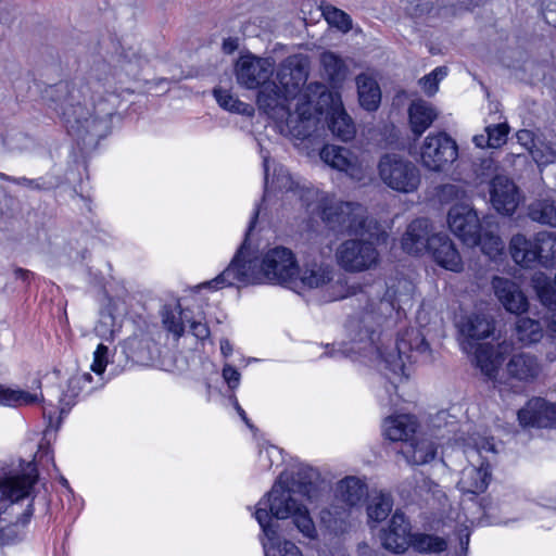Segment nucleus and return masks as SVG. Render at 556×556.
I'll return each instance as SVG.
<instances>
[{"label":"nucleus","instance_id":"f257e3e1","mask_svg":"<svg viewBox=\"0 0 556 556\" xmlns=\"http://www.w3.org/2000/svg\"><path fill=\"white\" fill-rule=\"evenodd\" d=\"M311 62L305 54L289 55L275 71L271 58L253 54L241 55L235 65L239 85L247 89L260 88L256 104L276 125L279 131L304 135L314 119L301 111L305 94H302L309 74Z\"/></svg>","mask_w":556,"mask_h":556},{"label":"nucleus","instance_id":"f03ea898","mask_svg":"<svg viewBox=\"0 0 556 556\" xmlns=\"http://www.w3.org/2000/svg\"><path fill=\"white\" fill-rule=\"evenodd\" d=\"M415 287L407 279H399L395 285L388 288L386 299L370 302L357 319L350 323L349 343H342L339 349L331 348L330 356L358 355L371 363H383L400 379L409 376L407 363L417 361L421 356L430 359L429 344L419 329L409 328L397 338L390 352L384 354V342L380 337V328L394 311V303L407 304L413 296Z\"/></svg>","mask_w":556,"mask_h":556},{"label":"nucleus","instance_id":"7ed1b4c3","mask_svg":"<svg viewBox=\"0 0 556 556\" xmlns=\"http://www.w3.org/2000/svg\"><path fill=\"white\" fill-rule=\"evenodd\" d=\"M266 192L279 190L288 200L298 199L311 212H317L331 226L342 230L362 233L369 232L366 228V210L359 204L341 202L328 193L305 187L294 180L289 170L282 166L275 169L271 181L268 180L267 162L265 161Z\"/></svg>","mask_w":556,"mask_h":556},{"label":"nucleus","instance_id":"20e7f679","mask_svg":"<svg viewBox=\"0 0 556 556\" xmlns=\"http://www.w3.org/2000/svg\"><path fill=\"white\" fill-rule=\"evenodd\" d=\"M296 274L299 266L291 250L275 247L265 252L260 261L248 260L243 243L230 265L207 285L219 289L235 285L273 283L292 289Z\"/></svg>","mask_w":556,"mask_h":556},{"label":"nucleus","instance_id":"39448f33","mask_svg":"<svg viewBox=\"0 0 556 556\" xmlns=\"http://www.w3.org/2000/svg\"><path fill=\"white\" fill-rule=\"evenodd\" d=\"M255 518L260 523L264 538L261 539L265 556H270L278 541L276 519L292 518L298 530L307 539H315L317 531L307 508L298 503L290 489L277 482L271 490L257 503Z\"/></svg>","mask_w":556,"mask_h":556},{"label":"nucleus","instance_id":"423d86ee","mask_svg":"<svg viewBox=\"0 0 556 556\" xmlns=\"http://www.w3.org/2000/svg\"><path fill=\"white\" fill-rule=\"evenodd\" d=\"M302 94L306 97L302 101L301 111H304L305 115L313 117L312 128L304 135L298 136L288 131H279L281 135L300 140L312 136L318 128L320 116L326 112L329 119V129L337 138L342 141H349L355 137V125L345 112L341 97L337 91L328 90L320 83H311L304 87Z\"/></svg>","mask_w":556,"mask_h":556},{"label":"nucleus","instance_id":"0eeeda50","mask_svg":"<svg viewBox=\"0 0 556 556\" xmlns=\"http://www.w3.org/2000/svg\"><path fill=\"white\" fill-rule=\"evenodd\" d=\"M510 343L503 341L496 345L479 344L475 351V361L480 371L495 383H502V375L518 381L529 382L536 379L541 372V364L536 356L530 353H517L508 359L505 370L503 362L511 353Z\"/></svg>","mask_w":556,"mask_h":556},{"label":"nucleus","instance_id":"6e6552de","mask_svg":"<svg viewBox=\"0 0 556 556\" xmlns=\"http://www.w3.org/2000/svg\"><path fill=\"white\" fill-rule=\"evenodd\" d=\"M37 477L36 466L28 463L21 473L12 475L0 481V495L11 502L8 515L12 517L8 519L7 513L0 515V534L3 538H10L9 523L17 527L28 522L33 514L31 504H27L25 509L20 510L16 503L31 495Z\"/></svg>","mask_w":556,"mask_h":556},{"label":"nucleus","instance_id":"1a4fd4ad","mask_svg":"<svg viewBox=\"0 0 556 556\" xmlns=\"http://www.w3.org/2000/svg\"><path fill=\"white\" fill-rule=\"evenodd\" d=\"M513 261L523 268L556 267V232L543 230L532 237L516 233L509 241Z\"/></svg>","mask_w":556,"mask_h":556},{"label":"nucleus","instance_id":"9d476101","mask_svg":"<svg viewBox=\"0 0 556 556\" xmlns=\"http://www.w3.org/2000/svg\"><path fill=\"white\" fill-rule=\"evenodd\" d=\"M378 174L388 188L401 193L415 192L421 181L418 167L396 153H388L380 159Z\"/></svg>","mask_w":556,"mask_h":556},{"label":"nucleus","instance_id":"9b49d317","mask_svg":"<svg viewBox=\"0 0 556 556\" xmlns=\"http://www.w3.org/2000/svg\"><path fill=\"white\" fill-rule=\"evenodd\" d=\"M417 155L424 168L441 173L458 159V146L445 131L430 132L420 142Z\"/></svg>","mask_w":556,"mask_h":556},{"label":"nucleus","instance_id":"f8f14e48","mask_svg":"<svg viewBox=\"0 0 556 556\" xmlns=\"http://www.w3.org/2000/svg\"><path fill=\"white\" fill-rule=\"evenodd\" d=\"M336 260L348 273H363L377 268L380 255L371 240L349 239L337 248Z\"/></svg>","mask_w":556,"mask_h":556},{"label":"nucleus","instance_id":"ddd939ff","mask_svg":"<svg viewBox=\"0 0 556 556\" xmlns=\"http://www.w3.org/2000/svg\"><path fill=\"white\" fill-rule=\"evenodd\" d=\"M320 159L329 167L344 173L355 181L364 180L369 174L370 163L344 147L326 144L320 151Z\"/></svg>","mask_w":556,"mask_h":556},{"label":"nucleus","instance_id":"4468645a","mask_svg":"<svg viewBox=\"0 0 556 556\" xmlns=\"http://www.w3.org/2000/svg\"><path fill=\"white\" fill-rule=\"evenodd\" d=\"M111 113L93 116L91 110L79 103L71 104L63 111V118L70 134L83 136L84 134H100L102 126H106Z\"/></svg>","mask_w":556,"mask_h":556},{"label":"nucleus","instance_id":"2eb2a0df","mask_svg":"<svg viewBox=\"0 0 556 556\" xmlns=\"http://www.w3.org/2000/svg\"><path fill=\"white\" fill-rule=\"evenodd\" d=\"M447 223L451 231L464 243L476 245L481 225L477 212L468 204H457L450 208Z\"/></svg>","mask_w":556,"mask_h":556},{"label":"nucleus","instance_id":"dca6fc26","mask_svg":"<svg viewBox=\"0 0 556 556\" xmlns=\"http://www.w3.org/2000/svg\"><path fill=\"white\" fill-rule=\"evenodd\" d=\"M438 233L428 219H415L403 233L401 247L408 254L422 255L429 252L432 245V238L438 236Z\"/></svg>","mask_w":556,"mask_h":556},{"label":"nucleus","instance_id":"f3484780","mask_svg":"<svg viewBox=\"0 0 556 556\" xmlns=\"http://www.w3.org/2000/svg\"><path fill=\"white\" fill-rule=\"evenodd\" d=\"M334 269L331 265L321 261H306L302 268H299L294 279L293 290L324 289L334 279Z\"/></svg>","mask_w":556,"mask_h":556},{"label":"nucleus","instance_id":"a211bd4d","mask_svg":"<svg viewBox=\"0 0 556 556\" xmlns=\"http://www.w3.org/2000/svg\"><path fill=\"white\" fill-rule=\"evenodd\" d=\"M490 201L498 213L511 215L520 203V193L511 179L497 175L490 184Z\"/></svg>","mask_w":556,"mask_h":556},{"label":"nucleus","instance_id":"6ab92c4d","mask_svg":"<svg viewBox=\"0 0 556 556\" xmlns=\"http://www.w3.org/2000/svg\"><path fill=\"white\" fill-rule=\"evenodd\" d=\"M492 288L495 298L506 312L516 315L527 312L528 299L516 281L505 277H494Z\"/></svg>","mask_w":556,"mask_h":556},{"label":"nucleus","instance_id":"aec40b11","mask_svg":"<svg viewBox=\"0 0 556 556\" xmlns=\"http://www.w3.org/2000/svg\"><path fill=\"white\" fill-rule=\"evenodd\" d=\"M518 419L525 427H556V404L532 399L518 412Z\"/></svg>","mask_w":556,"mask_h":556},{"label":"nucleus","instance_id":"412c9836","mask_svg":"<svg viewBox=\"0 0 556 556\" xmlns=\"http://www.w3.org/2000/svg\"><path fill=\"white\" fill-rule=\"evenodd\" d=\"M532 288L546 312L544 319L551 330L556 332V274L551 279L543 273H535L531 279Z\"/></svg>","mask_w":556,"mask_h":556},{"label":"nucleus","instance_id":"4be33fe9","mask_svg":"<svg viewBox=\"0 0 556 556\" xmlns=\"http://www.w3.org/2000/svg\"><path fill=\"white\" fill-rule=\"evenodd\" d=\"M409 523L402 513L395 511L391 518L388 530L381 535L382 545L394 553H402L412 545L413 535Z\"/></svg>","mask_w":556,"mask_h":556},{"label":"nucleus","instance_id":"5701e85b","mask_svg":"<svg viewBox=\"0 0 556 556\" xmlns=\"http://www.w3.org/2000/svg\"><path fill=\"white\" fill-rule=\"evenodd\" d=\"M428 253L438 265L447 270L457 273L463 269L460 254L445 233L439 232L438 236L432 238V245Z\"/></svg>","mask_w":556,"mask_h":556},{"label":"nucleus","instance_id":"b1692460","mask_svg":"<svg viewBox=\"0 0 556 556\" xmlns=\"http://www.w3.org/2000/svg\"><path fill=\"white\" fill-rule=\"evenodd\" d=\"M401 453L410 465H424L431 462L437 454L435 443L425 434H413V437L402 445Z\"/></svg>","mask_w":556,"mask_h":556},{"label":"nucleus","instance_id":"393cba45","mask_svg":"<svg viewBox=\"0 0 556 556\" xmlns=\"http://www.w3.org/2000/svg\"><path fill=\"white\" fill-rule=\"evenodd\" d=\"M490 480V468L484 462L479 465L470 464L460 472L457 483L463 493L479 494L486 490Z\"/></svg>","mask_w":556,"mask_h":556},{"label":"nucleus","instance_id":"a878e982","mask_svg":"<svg viewBox=\"0 0 556 556\" xmlns=\"http://www.w3.org/2000/svg\"><path fill=\"white\" fill-rule=\"evenodd\" d=\"M439 112L429 102L418 99L408 108V121L412 132L421 136L438 118Z\"/></svg>","mask_w":556,"mask_h":556},{"label":"nucleus","instance_id":"bb28decb","mask_svg":"<svg viewBox=\"0 0 556 556\" xmlns=\"http://www.w3.org/2000/svg\"><path fill=\"white\" fill-rule=\"evenodd\" d=\"M417 421L412 415L390 416L383 421V433L391 441L406 443L415 434Z\"/></svg>","mask_w":556,"mask_h":556},{"label":"nucleus","instance_id":"cd10ccee","mask_svg":"<svg viewBox=\"0 0 556 556\" xmlns=\"http://www.w3.org/2000/svg\"><path fill=\"white\" fill-rule=\"evenodd\" d=\"M336 498L346 507H354L362 502L367 494L366 485L355 477H346L336 486Z\"/></svg>","mask_w":556,"mask_h":556},{"label":"nucleus","instance_id":"c85d7f7f","mask_svg":"<svg viewBox=\"0 0 556 556\" xmlns=\"http://www.w3.org/2000/svg\"><path fill=\"white\" fill-rule=\"evenodd\" d=\"M356 87L361 106L367 111L377 110L381 101L377 80L368 74H361L356 77Z\"/></svg>","mask_w":556,"mask_h":556},{"label":"nucleus","instance_id":"c756f323","mask_svg":"<svg viewBox=\"0 0 556 556\" xmlns=\"http://www.w3.org/2000/svg\"><path fill=\"white\" fill-rule=\"evenodd\" d=\"M161 316L164 327L177 338L182 336L185 323L190 321L189 312L182 309L177 301L164 305Z\"/></svg>","mask_w":556,"mask_h":556},{"label":"nucleus","instance_id":"7c9ffc66","mask_svg":"<svg viewBox=\"0 0 556 556\" xmlns=\"http://www.w3.org/2000/svg\"><path fill=\"white\" fill-rule=\"evenodd\" d=\"M494 330L493 319L485 314H473L460 324V332L469 339H483Z\"/></svg>","mask_w":556,"mask_h":556},{"label":"nucleus","instance_id":"2f4dec72","mask_svg":"<svg viewBox=\"0 0 556 556\" xmlns=\"http://www.w3.org/2000/svg\"><path fill=\"white\" fill-rule=\"evenodd\" d=\"M508 130V125L505 123L490 125L485 127L483 134L473 137V142L478 148H500L506 142Z\"/></svg>","mask_w":556,"mask_h":556},{"label":"nucleus","instance_id":"473e14b6","mask_svg":"<svg viewBox=\"0 0 556 556\" xmlns=\"http://www.w3.org/2000/svg\"><path fill=\"white\" fill-rule=\"evenodd\" d=\"M529 216L536 223L556 227V202L552 199L534 201L529 206Z\"/></svg>","mask_w":556,"mask_h":556},{"label":"nucleus","instance_id":"72a5a7b5","mask_svg":"<svg viewBox=\"0 0 556 556\" xmlns=\"http://www.w3.org/2000/svg\"><path fill=\"white\" fill-rule=\"evenodd\" d=\"M320 64L325 75L333 83L342 81L348 76L349 70L345 62L334 52L321 53Z\"/></svg>","mask_w":556,"mask_h":556},{"label":"nucleus","instance_id":"f704fd0d","mask_svg":"<svg viewBox=\"0 0 556 556\" xmlns=\"http://www.w3.org/2000/svg\"><path fill=\"white\" fill-rule=\"evenodd\" d=\"M515 336L522 345H529L542 339L543 329L539 321L525 317L518 319Z\"/></svg>","mask_w":556,"mask_h":556},{"label":"nucleus","instance_id":"c9c22d12","mask_svg":"<svg viewBox=\"0 0 556 556\" xmlns=\"http://www.w3.org/2000/svg\"><path fill=\"white\" fill-rule=\"evenodd\" d=\"M39 401L38 394H33L20 389H12L0 384V405L20 406Z\"/></svg>","mask_w":556,"mask_h":556},{"label":"nucleus","instance_id":"e433bc0d","mask_svg":"<svg viewBox=\"0 0 556 556\" xmlns=\"http://www.w3.org/2000/svg\"><path fill=\"white\" fill-rule=\"evenodd\" d=\"M539 167L556 165V139L541 138L531 154Z\"/></svg>","mask_w":556,"mask_h":556},{"label":"nucleus","instance_id":"4c0bfd02","mask_svg":"<svg viewBox=\"0 0 556 556\" xmlns=\"http://www.w3.org/2000/svg\"><path fill=\"white\" fill-rule=\"evenodd\" d=\"M412 546L419 553H441L446 549L445 539L431 534H414Z\"/></svg>","mask_w":556,"mask_h":556},{"label":"nucleus","instance_id":"58836bf2","mask_svg":"<svg viewBox=\"0 0 556 556\" xmlns=\"http://www.w3.org/2000/svg\"><path fill=\"white\" fill-rule=\"evenodd\" d=\"M392 509V500L390 495L379 493L371 497L367 507V514L370 521L380 522L384 520Z\"/></svg>","mask_w":556,"mask_h":556},{"label":"nucleus","instance_id":"ea45409f","mask_svg":"<svg viewBox=\"0 0 556 556\" xmlns=\"http://www.w3.org/2000/svg\"><path fill=\"white\" fill-rule=\"evenodd\" d=\"M477 244H480L482 252L493 260L502 255L504 251L502 239L492 230H485L482 235L479 232Z\"/></svg>","mask_w":556,"mask_h":556},{"label":"nucleus","instance_id":"a19ab883","mask_svg":"<svg viewBox=\"0 0 556 556\" xmlns=\"http://www.w3.org/2000/svg\"><path fill=\"white\" fill-rule=\"evenodd\" d=\"M214 96L218 104L225 110L241 114H250L252 112V108L249 104L241 102L227 90L215 89Z\"/></svg>","mask_w":556,"mask_h":556},{"label":"nucleus","instance_id":"79ce46f5","mask_svg":"<svg viewBox=\"0 0 556 556\" xmlns=\"http://www.w3.org/2000/svg\"><path fill=\"white\" fill-rule=\"evenodd\" d=\"M323 14L327 23L330 26L338 28L340 31L348 33L352 29V18L342 10L334 7H327Z\"/></svg>","mask_w":556,"mask_h":556},{"label":"nucleus","instance_id":"37998d69","mask_svg":"<svg viewBox=\"0 0 556 556\" xmlns=\"http://www.w3.org/2000/svg\"><path fill=\"white\" fill-rule=\"evenodd\" d=\"M348 517V509L345 507H341V510L334 509L332 513L330 509L323 510L320 514L321 521L332 531L339 532L344 531L345 528L343 523L345 522V518Z\"/></svg>","mask_w":556,"mask_h":556},{"label":"nucleus","instance_id":"c03bdc74","mask_svg":"<svg viewBox=\"0 0 556 556\" xmlns=\"http://www.w3.org/2000/svg\"><path fill=\"white\" fill-rule=\"evenodd\" d=\"M447 75L446 67H437L429 75L419 80V85L425 93L433 96L439 89V83Z\"/></svg>","mask_w":556,"mask_h":556},{"label":"nucleus","instance_id":"a18cd8bd","mask_svg":"<svg viewBox=\"0 0 556 556\" xmlns=\"http://www.w3.org/2000/svg\"><path fill=\"white\" fill-rule=\"evenodd\" d=\"M109 349L104 344H99L93 353V361L91 364V370L98 375H102L105 371L106 365L109 363L108 359Z\"/></svg>","mask_w":556,"mask_h":556},{"label":"nucleus","instance_id":"49530a36","mask_svg":"<svg viewBox=\"0 0 556 556\" xmlns=\"http://www.w3.org/2000/svg\"><path fill=\"white\" fill-rule=\"evenodd\" d=\"M467 445L472 446L478 454H480L482 451L494 452V443L492 440L480 434L471 435Z\"/></svg>","mask_w":556,"mask_h":556},{"label":"nucleus","instance_id":"de8ad7c7","mask_svg":"<svg viewBox=\"0 0 556 556\" xmlns=\"http://www.w3.org/2000/svg\"><path fill=\"white\" fill-rule=\"evenodd\" d=\"M518 142L525 147L530 154H532V150L542 138L541 136H535L531 130L521 129L516 135Z\"/></svg>","mask_w":556,"mask_h":556},{"label":"nucleus","instance_id":"09e8293b","mask_svg":"<svg viewBox=\"0 0 556 556\" xmlns=\"http://www.w3.org/2000/svg\"><path fill=\"white\" fill-rule=\"evenodd\" d=\"M278 551L281 556H303L300 548L290 541H283L281 547L279 544V540L276 543L275 549H271L270 556H276L275 552Z\"/></svg>","mask_w":556,"mask_h":556},{"label":"nucleus","instance_id":"8fccbe9b","mask_svg":"<svg viewBox=\"0 0 556 556\" xmlns=\"http://www.w3.org/2000/svg\"><path fill=\"white\" fill-rule=\"evenodd\" d=\"M223 377L225 381L231 389H235L239 386L240 382V374L239 371L232 367L231 365H225L223 368Z\"/></svg>","mask_w":556,"mask_h":556},{"label":"nucleus","instance_id":"3c124183","mask_svg":"<svg viewBox=\"0 0 556 556\" xmlns=\"http://www.w3.org/2000/svg\"><path fill=\"white\" fill-rule=\"evenodd\" d=\"M190 323V329L194 337H197L200 340H204L208 337L210 330L206 324H203L201 321H189Z\"/></svg>","mask_w":556,"mask_h":556},{"label":"nucleus","instance_id":"603ef678","mask_svg":"<svg viewBox=\"0 0 556 556\" xmlns=\"http://www.w3.org/2000/svg\"><path fill=\"white\" fill-rule=\"evenodd\" d=\"M13 17L12 7L3 1H0V24H9Z\"/></svg>","mask_w":556,"mask_h":556},{"label":"nucleus","instance_id":"864d4df0","mask_svg":"<svg viewBox=\"0 0 556 556\" xmlns=\"http://www.w3.org/2000/svg\"><path fill=\"white\" fill-rule=\"evenodd\" d=\"M90 379H91V376H90V374H87V372L79 375V376L72 377L68 380V388L72 389L73 391L78 390L83 382H89Z\"/></svg>","mask_w":556,"mask_h":556},{"label":"nucleus","instance_id":"5fc2aeb1","mask_svg":"<svg viewBox=\"0 0 556 556\" xmlns=\"http://www.w3.org/2000/svg\"><path fill=\"white\" fill-rule=\"evenodd\" d=\"M278 454V450L276 447H268V448H265L263 451H261L260 453V457L261 459H267L268 463L267 464H263L264 467L266 468H270L271 465H273V456L274 455H277Z\"/></svg>","mask_w":556,"mask_h":556},{"label":"nucleus","instance_id":"6e6d98bb","mask_svg":"<svg viewBox=\"0 0 556 556\" xmlns=\"http://www.w3.org/2000/svg\"><path fill=\"white\" fill-rule=\"evenodd\" d=\"M105 324H106V321H105V320H101V321H100V324L96 327V331H97V333H98L100 337L104 338L105 340H112V339H113V333H114V332H113V330H109V331L104 330V329H103V326H104Z\"/></svg>","mask_w":556,"mask_h":556},{"label":"nucleus","instance_id":"4d7b16f0","mask_svg":"<svg viewBox=\"0 0 556 556\" xmlns=\"http://www.w3.org/2000/svg\"><path fill=\"white\" fill-rule=\"evenodd\" d=\"M122 71H124L127 75H134L136 73L132 61L129 60H123L119 61V65Z\"/></svg>","mask_w":556,"mask_h":556},{"label":"nucleus","instance_id":"13d9d810","mask_svg":"<svg viewBox=\"0 0 556 556\" xmlns=\"http://www.w3.org/2000/svg\"><path fill=\"white\" fill-rule=\"evenodd\" d=\"M237 49V42L233 39H226L223 43V50L226 53H231Z\"/></svg>","mask_w":556,"mask_h":556},{"label":"nucleus","instance_id":"bf43d9fd","mask_svg":"<svg viewBox=\"0 0 556 556\" xmlns=\"http://www.w3.org/2000/svg\"><path fill=\"white\" fill-rule=\"evenodd\" d=\"M220 351L225 356H229L232 353V346L227 339L220 341Z\"/></svg>","mask_w":556,"mask_h":556},{"label":"nucleus","instance_id":"052dcab7","mask_svg":"<svg viewBox=\"0 0 556 556\" xmlns=\"http://www.w3.org/2000/svg\"><path fill=\"white\" fill-rule=\"evenodd\" d=\"M236 409H237L238 414L240 415V417L247 422V425L250 426L249 420L245 415V412L239 406L238 403L236 404Z\"/></svg>","mask_w":556,"mask_h":556},{"label":"nucleus","instance_id":"680f3d73","mask_svg":"<svg viewBox=\"0 0 556 556\" xmlns=\"http://www.w3.org/2000/svg\"><path fill=\"white\" fill-rule=\"evenodd\" d=\"M344 296H346V294H338V295H333V296H332V300L341 299V298H344Z\"/></svg>","mask_w":556,"mask_h":556},{"label":"nucleus","instance_id":"e2e57ef3","mask_svg":"<svg viewBox=\"0 0 556 556\" xmlns=\"http://www.w3.org/2000/svg\"><path fill=\"white\" fill-rule=\"evenodd\" d=\"M256 216H257V212H255V213H254V217H253V219H255V218H256ZM253 223H254V220H252V224H253Z\"/></svg>","mask_w":556,"mask_h":556},{"label":"nucleus","instance_id":"0e129e2a","mask_svg":"<svg viewBox=\"0 0 556 556\" xmlns=\"http://www.w3.org/2000/svg\"><path fill=\"white\" fill-rule=\"evenodd\" d=\"M488 167H491L492 161H488Z\"/></svg>","mask_w":556,"mask_h":556},{"label":"nucleus","instance_id":"69168bd1","mask_svg":"<svg viewBox=\"0 0 556 556\" xmlns=\"http://www.w3.org/2000/svg\"><path fill=\"white\" fill-rule=\"evenodd\" d=\"M364 549H365V552H364V553H366V552H368V551H369V549H368V546H365V547H364Z\"/></svg>","mask_w":556,"mask_h":556}]
</instances>
